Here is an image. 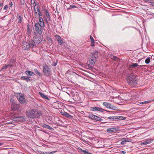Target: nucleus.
Returning <instances> with one entry per match:
<instances>
[{
    "label": "nucleus",
    "instance_id": "obj_18",
    "mask_svg": "<svg viewBox=\"0 0 154 154\" xmlns=\"http://www.w3.org/2000/svg\"><path fill=\"white\" fill-rule=\"evenodd\" d=\"M39 23L41 26L42 27H44L45 26V25L44 23V22L43 20V19L42 17H39Z\"/></svg>",
    "mask_w": 154,
    "mask_h": 154
},
{
    "label": "nucleus",
    "instance_id": "obj_56",
    "mask_svg": "<svg viewBox=\"0 0 154 154\" xmlns=\"http://www.w3.org/2000/svg\"><path fill=\"white\" fill-rule=\"evenodd\" d=\"M3 3H0V6H2L3 5Z\"/></svg>",
    "mask_w": 154,
    "mask_h": 154
},
{
    "label": "nucleus",
    "instance_id": "obj_48",
    "mask_svg": "<svg viewBox=\"0 0 154 154\" xmlns=\"http://www.w3.org/2000/svg\"><path fill=\"white\" fill-rule=\"evenodd\" d=\"M57 152V151H53L51 152H49V154H53L54 153H55Z\"/></svg>",
    "mask_w": 154,
    "mask_h": 154
},
{
    "label": "nucleus",
    "instance_id": "obj_50",
    "mask_svg": "<svg viewBox=\"0 0 154 154\" xmlns=\"http://www.w3.org/2000/svg\"><path fill=\"white\" fill-rule=\"evenodd\" d=\"M66 112H63V111H61V112H60V113H61V115H62L63 116H64V113H65Z\"/></svg>",
    "mask_w": 154,
    "mask_h": 154
},
{
    "label": "nucleus",
    "instance_id": "obj_43",
    "mask_svg": "<svg viewBox=\"0 0 154 154\" xmlns=\"http://www.w3.org/2000/svg\"><path fill=\"white\" fill-rule=\"evenodd\" d=\"M30 2L31 5L34 4L35 3V0H31Z\"/></svg>",
    "mask_w": 154,
    "mask_h": 154
},
{
    "label": "nucleus",
    "instance_id": "obj_9",
    "mask_svg": "<svg viewBox=\"0 0 154 154\" xmlns=\"http://www.w3.org/2000/svg\"><path fill=\"white\" fill-rule=\"evenodd\" d=\"M17 98L19 102L21 103H24L25 102V99L24 95L19 93L17 96Z\"/></svg>",
    "mask_w": 154,
    "mask_h": 154
},
{
    "label": "nucleus",
    "instance_id": "obj_2",
    "mask_svg": "<svg viewBox=\"0 0 154 154\" xmlns=\"http://www.w3.org/2000/svg\"><path fill=\"white\" fill-rule=\"evenodd\" d=\"M128 84L132 87L136 86L137 85V81L136 76L133 74H130L127 80Z\"/></svg>",
    "mask_w": 154,
    "mask_h": 154
},
{
    "label": "nucleus",
    "instance_id": "obj_45",
    "mask_svg": "<svg viewBox=\"0 0 154 154\" xmlns=\"http://www.w3.org/2000/svg\"><path fill=\"white\" fill-rule=\"evenodd\" d=\"M34 4L35 5V6H34V8H36L37 7L39 6L38 5V3L37 2H35V3Z\"/></svg>",
    "mask_w": 154,
    "mask_h": 154
},
{
    "label": "nucleus",
    "instance_id": "obj_49",
    "mask_svg": "<svg viewBox=\"0 0 154 154\" xmlns=\"http://www.w3.org/2000/svg\"><path fill=\"white\" fill-rule=\"evenodd\" d=\"M69 4V2H68L67 3H66V2H65L64 3V5L66 7H67L68 6V5Z\"/></svg>",
    "mask_w": 154,
    "mask_h": 154
},
{
    "label": "nucleus",
    "instance_id": "obj_52",
    "mask_svg": "<svg viewBox=\"0 0 154 154\" xmlns=\"http://www.w3.org/2000/svg\"><path fill=\"white\" fill-rule=\"evenodd\" d=\"M130 139H126V142H130Z\"/></svg>",
    "mask_w": 154,
    "mask_h": 154
},
{
    "label": "nucleus",
    "instance_id": "obj_12",
    "mask_svg": "<svg viewBox=\"0 0 154 154\" xmlns=\"http://www.w3.org/2000/svg\"><path fill=\"white\" fill-rule=\"evenodd\" d=\"M91 110L92 111H97L101 112H103L105 111L103 109L97 106L91 107Z\"/></svg>",
    "mask_w": 154,
    "mask_h": 154
},
{
    "label": "nucleus",
    "instance_id": "obj_15",
    "mask_svg": "<svg viewBox=\"0 0 154 154\" xmlns=\"http://www.w3.org/2000/svg\"><path fill=\"white\" fill-rule=\"evenodd\" d=\"M138 66H139V65L137 63H132L129 65L128 68L129 69H132L133 68H136Z\"/></svg>",
    "mask_w": 154,
    "mask_h": 154
},
{
    "label": "nucleus",
    "instance_id": "obj_35",
    "mask_svg": "<svg viewBox=\"0 0 154 154\" xmlns=\"http://www.w3.org/2000/svg\"><path fill=\"white\" fill-rule=\"evenodd\" d=\"M116 119H117L116 116H109L108 117V119H112L113 121H116Z\"/></svg>",
    "mask_w": 154,
    "mask_h": 154
},
{
    "label": "nucleus",
    "instance_id": "obj_13",
    "mask_svg": "<svg viewBox=\"0 0 154 154\" xmlns=\"http://www.w3.org/2000/svg\"><path fill=\"white\" fill-rule=\"evenodd\" d=\"M119 131V129L118 128H110L107 129V131L108 133H114L115 132Z\"/></svg>",
    "mask_w": 154,
    "mask_h": 154
},
{
    "label": "nucleus",
    "instance_id": "obj_17",
    "mask_svg": "<svg viewBox=\"0 0 154 154\" xmlns=\"http://www.w3.org/2000/svg\"><path fill=\"white\" fill-rule=\"evenodd\" d=\"M45 17L47 18L48 20H50L51 17L49 14V12L48 10L47 9H45Z\"/></svg>",
    "mask_w": 154,
    "mask_h": 154
},
{
    "label": "nucleus",
    "instance_id": "obj_53",
    "mask_svg": "<svg viewBox=\"0 0 154 154\" xmlns=\"http://www.w3.org/2000/svg\"><path fill=\"white\" fill-rule=\"evenodd\" d=\"M112 58L113 59H115L116 58H117V57H116L115 56H113V57H112Z\"/></svg>",
    "mask_w": 154,
    "mask_h": 154
},
{
    "label": "nucleus",
    "instance_id": "obj_11",
    "mask_svg": "<svg viewBox=\"0 0 154 154\" xmlns=\"http://www.w3.org/2000/svg\"><path fill=\"white\" fill-rule=\"evenodd\" d=\"M55 37L56 39L58 42V44L59 45H61L64 43L63 40V39H62L59 35H55Z\"/></svg>",
    "mask_w": 154,
    "mask_h": 154
},
{
    "label": "nucleus",
    "instance_id": "obj_36",
    "mask_svg": "<svg viewBox=\"0 0 154 154\" xmlns=\"http://www.w3.org/2000/svg\"><path fill=\"white\" fill-rule=\"evenodd\" d=\"M150 57H148L146 59L145 62L146 64H149L150 62Z\"/></svg>",
    "mask_w": 154,
    "mask_h": 154
},
{
    "label": "nucleus",
    "instance_id": "obj_39",
    "mask_svg": "<svg viewBox=\"0 0 154 154\" xmlns=\"http://www.w3.org/2000/svg\"><path fill=\"white\" fill-rule=\"evenodd\" d=\"M76 8V6L75 5H70V6L68 8H67L68 10L69 9H71L72 8Z\"/></svg>",
    "mask_w": 154,
    "mask_h": 154
},
{
    "label": "nucleus",
    "instance_id": "obj_5",
    "mask_svg": "<svg viewBox=\"0 0 154 154\" xmlns=\"http://www.w3.org/2000/svg\"><path fill=\"white\" fill-rule=\"evenodd\" d=\"M43 72L45 76H48L51 75V69L46 65L43 67Z\"/></svg>",
    "mask_w": 154,
    "mask_h": 154
},
{
    "label": "nucleus",
    "instance_id": "obj_21",
    "mask_svg": "<svg viewBox=\"0 0 154 154\" xmlns=\"http://www.w3.org/2000/svg\"><path fill=\"white\" fill-rule=\"evenodd\" d=\"M39 94L40 95L41 97L43 99L46 100H49V98L45 94L39 92Z\"/></svg>",
    "mask_w": 154,
    "mask_h": 154
},
{
    "label": "nucleus",
    "instance_id": "obj_4",
    "mask_svg": "<svg viewBox=\"0 0 154 154\" xmlns=\"http://www.w3.org/2000/svg\"><path fill=\"white\" fill-rule=\"evenodd\" d=\"M10 102L11 103V108L12 110L14 111L17 110L20 107V104H18L16 101L11 99L10 100Z\"/></svg>",
    "mask_w": 154,
    "mask_h": 154
},
{
    "label": "nucleus",
    "instance_id": "obj_42",
    "mask_svg": "<svg viewBox=\"0 0 154 154\" xmlns=\"http://www.w3.org/2000/svg\"><path fill=\"white\" fill-rule=\"evenodd\" d=\"M8 5H5L4 6L3 9H4V10H7L8 9Z\"/></svg>",
    "mask_w": 154,
    "mask_h": 154
},
{
    "label": "nucleus",
    "instance_id": "obj_8",
    "mask_svg": "<svg viewBox=\"0 0 154 154\" xmlns=\"http://www.w3.org/2000/svg\"><path fill=\"white\" fill-rule=\"evenodd\" d=\"M35 31L37 33L41 35L42 33V27L39 25V23H36L35 25Z\"/></svg>",
    "mask_w": 154,
    "mask_h": 154
},
{
    "label": "nucleus",
    "instance_id": "obj_38",
    "mask_svg": "<svg viewBox=\"0 0 154 154\" xmlns=\"http://www.w3.org/2000/svg\"><path fill=\"white\" fill-rule=\"evenodd\" d=\"M48 19L46 17H44V20H45V21L46 22V23L48 24V25L49 26V23H48Z\"/></svg>",
    "mask_w": 154,
    "mask_h": 154
},
{
    "label": "nucleus",
    "instance_id": "obj_33",
    "mask_svg": "<svg viewBox=\"0 0 154 154\" xmlns=\"http://www.w3.org/2000/svg\"><path fill=\"white\" fill-rule=\"evenodd\" d=\"M117 119H116V120H125V117L123 116H116Z\"/></svg>",
    "mask_w": 154,
    "mask_h": 154
},
{
    "label": "nucleus",
    "instance_id": "obj_22",
    "mask_svg": "<svg viewBox=\"0 0 154 154\" xmlns=\"http://www.w3.org/2000/svg\"><path fill=\"white\" fill-rule=\"evenodd\" d=\"M103 106H106L107 108H111L112 107V105L109 103L107 102H103Z\"/></svg>",
    "mask_w": 154,
    "mask_h": 154
},
{
    "label": "nucleus",
    "instance_id": "obj_24",
    "mask_svg": "<svg viewBox=\"0 0 154 154\" xmlns=\"http://www.w3.org/2000/svg\"><path fill=\"white\" fill-rule=\"evenodd\" d=\"M98 55V52L97 51H95L94 53V54H92V58H95V59L96 60V58L97 57V56Z\"/></svg>",
    "mask_w": 154,
    "mask_h": 154
},
{
    "label": "nucleus",
    "instance_id": "obj_32",
    "mask_svg": "<svg viewBox=\"0 0 154 154\" xmlns=\"http://www.w3.org/2000/svg\"><path fill=\"white\" fill-rule=\"evenodd\" d=\"M34 71L35 72V74H37L39 76H42L41 74L38 71V70L37 69H34Z\"/></svg>",
    "mask_w": 154,
    "mask_h": 154
},
{
    "label": "nucleus",
    "instance_id": "obj_58",
    "mask_svg": "<svg viewBox=\"0 0 154 154\" xmlns=\"http://www.w3.org/2000/svg\"><path fill=\"white\" fill-rule=\"evenodd\" d=\"M58 121H60V122L61 121V120H58Z\"/></svg>",
    "mask_w": 154,
    "mask_h": 154
},
{
    "label": "nucleus",
    "instance_id": "obj_47",
    "mask_svg": "<svg viewBox=\"0 0 154 154\" xmlns=\"http://www.w3.org/2000/svg\"><path fill=\"white\" fill-rule=\"evenodd\" d=\"M9 7H11L13 5V3L12 2H10L9 3Z\"/></svg>",
    "mask_w": 154,
    "mask_h": 154
},
{
    "label": "nucleus",
    "instance_id": "obj_7",
    "mask_svg": "<svg viewBox=\"0 0 154 154\" xmlns=\"http://www.w3.org/2000/svg\"><path fill=\"white\" fill-rule=\"evenodd\" d=\"M96 61V60L95 59V58H93L91 57L90 58L89 60V63L87 66L88 68V69L92 68L94 66Z\"/></svg>",
    "mask_w": 154,
    "mask_h": 154
},
{
    "label": "nucleus",
    "instance_id": "obj_41",
    "mask_svg": "<svg viewBox=\"0 0 154 154\" xmlns=\"http://www.w3.org/2000/svg\"><path fill=\"white\" fill-rule=\"evenodd\" d=\"M40 154H49V152H44L43 151H40L39 152Z\"/></svg>",
    "mask_w": 154,
    "mask_h": 154
},
{
    "label": "nucleus",
    "instance_id": "obj_59",
    "mask_svg": "<svg viewBox=\"0 0 154 154\" xmlns=\"http://www.w3.org/2000/svg\"><path fill=\"white\" fill-rule=\"evenodd\" d=\"M27 29L28 30H29V27H28V28Z\"/></svg>",
    "mask_w": 154,
    "mask_h": 154
},
{
    "label": "nucleus",
    "instance_id": "obj_40",
    "mask_svg": "<svg viewBox=\"0 0 154 154\" xmlns=\"http://www.w3.org/2000/svg\"><path fill=\"white\" fill-rule=\"evenodd\" d=\"M149 101H144V102H139V103L140 104H146V103H149Z\"/></svg>",
    "mask_w": 154,
    "mask_h": 154
},
{
    "label": "nucleus",
    "instance_id": "obj_29",
    "mask_svg": "<svg viewBox=\"0 0 154 154\" xmlns=\"http://www.w3.org/2000/svg\"><path fill=\"white\" fill-rule=\"evenodd\" d=\"M10 66V65L5 64L4 66L1 68V71H5V70L8 68V67Z\"/></svg>",
    "mask_w": 154,
    "mask_h": 154
},
{
    "label": "nucleus",
    "instance_id": "obj_57",
    "mask_svg": "<svg viewBox=\"0 0 154 154\" xmlns=\"http://www.w3.org/2000/svg\"><path fill=\"white\" fill-rule=\"evenodd\" d=\"M2 144H3V143H1L0 142V146H1V145H2Z\"/></svg>",
    "mask_w": 154,
    "mask_h": 154
},
{
    "label": "nucleus",
    "instance_id": "obj_27",
    "mask_svg": "<svg viewBox=\"0 0 154 154\" xmlns=\"http://www.w3.org/2000/svg\"><path fill=\"white\" fill-rule=\"evenodd\" d=\"M64 116L69 119H71L73 118V116H72L66 112L64 113Z\"/></svg>",
    "mask_w": 154,
    "mask_h": 154
},
{
    "label": "nucleus",
    "instance_id": "obj_34",
    "mask_svg": "<svg viewBox=\"0 0 154 154\" xmlns=\"http://www.w3.org/2000/svg\"><path fill=\"white\" fill-rule=\"evenodd\" d=\"M122 141L121 142V144L122 145H124L125 144L126 142V139L125 138H122Z\"/></svg>",
    "mask_w": 154,
    "mask_h": 154
},
{
    "label": "nucleus",
    "instance_id": "obj_10",
    "mask_svg": "<svg viewBox=\"0 0 154 154\" xmlns=\"http://www.w3.org/2000/svg\"><path fill=\"white\" fill-rule=\"evenodd\" d=\"M89 117L90 119H92L94 120L98 121L101 122L103 120V119L99 117L94 115H90Z\"/></svg>",
    "mask_w": 154,
    "mask_h": 154
},
{
    "label": "nucleus",
    "instance_id": "obj_14",
    "mask_svg": "<svg viewBox=\"0 0 154 154\" xmlns=\"http://www.w3.org/2000/svg\"><path fill=\"white\" fill-rule=\"evenodd\" d=\"M153 139H147L145 140L143 142L141 143V144L145 145L149 144L153 140Z\"/></svg>",
    "mask_w": 154,
    "mask_h": 154
},
{
    "label": "nucleus",
    "instance_id": "obj_31",
    "mask_svg": "<svg viewBox=\"0 0 154 154\" xmlns=\"http://www.w3.org/2000/svg\"><path fill=\"white\" fill-rule=\"evenodd\" d=\"M43 126L44 128L48 129L51 130H53V128H52L50 126H49L48 125H46V124H44Z\"/></svg>",
    "mask_w": 154,
    "mask_h": 154
},
{
    "label": "nucleus",
    "instance_id": "obj_54",
    "mask_svg": "<svg viewBox=\"0 0 154 154\" xmlns=\"http://www.w3.org/2000/svg\"><path fill=\"white\" fill-rule=\"evenodd\" d=\"M83 141L84 143H88V141H86V140H83Z\"/></svg>",
    "mask_w": 154,
    "mask_h": 154
},
{
    "label": "nucleus",
    "instance_id": "obj_19",
    "mask_svg": "<svg viewBox=\"0 0 154 154\" xmlns=\"http://www.w3.org/2000/svg\"><path fill=\"white\" fill-rule=\"evenodd\" d=\"M26 75L28 76H32L35 75L33 72L27 70L25 72Z\"/></svg>",
    "mask_w": 154,
    "mask_h": 154
},
{
    "label": "nucleus",
    "instance_id": "obj_16",
    "mask_svg": "<svg viewBox=\"0 0 154 154\" xmlns=\"http://www.w3.org/2000/svg\"><path fill=\"white\" fill-rule=\"evenodd\" d=\"M14 120L17 121L18 122H21L23 121L25 119L24 116H20L17 117H16L14 118Z\"/></svg>",
    "mask_w": 154,
    "mask_h": 154
},
{
    "label": "nucleus",
    "instance_id": "obj_28",
    "mask_svg": "<svg viewBox=\"0 0 154 154\" xmlns=\"http://www.w3.org/2000/svg\"><path fill=\"white\" fill-rule=\"evenodd\" d=\"M90 38L91 40V46L92 47H93L94 46L95 43L94 39L91 35H90Z\"/></svg>",
    "mask_w": 154,
    "mask_h": 154
},
{
    "label": "nucleus",
    "instance_id": "obj_44",
    "mask_svg": "<svg viewBox=\"0 0 154 154\" xmlns=\"http://www.w3.org/2000/svg\"><path fill=\"white\" fill-rule=\"evenodd\" d=\"M20 2L21 4L22 5H24L25 3L24 0H20Z\"/></svg>",
    "mask_w": 154,
    "mask_h": 154
},
{
    "label": "nucleus",
    "instance_id": "obj_1",
    "mask_svg": "<svg viewBox=\"0 0 154 154\" xmlns=\"http://www.w3.org/2000/svg\"><path fill=\"white\" fill-rule=\"evenodd\" d=\"M41 114L40 112L36 109H29L27 111L26 113L27 116L31 119L38 118Z\"/></svg>",
    "mask_w": 154,
    "mask_h": 154
},
{
    "label": "nucleus",
    "instance_id": "obj_37",
    "mask_svg": "<svg viewBox=\"0 0 154 154\" xmlns=\"http://www.w3.org/2000/svg\"><path fill=\"white\" fill-rule=\"evenodd\" d=\"M28 79V77L27 76H22L21 77V78L20 79L21 80H27V79Z\"/></svg>",
    "mask_w": 154,
    "mask_h": 154
},
{
    "label": "nucleus",
    "instance_id": "obj_26",
    "mask_svg": "<svg viewBox=\"0 0 154 154\" xmlns=\"http://www.w3.org/2000/svg\"><path fill=\"white\" fill-rule=\"evenodd\" d=\"M17 21L18 23H22V17L18 14H17Z\"/></svg>",
    "mask_w": 154,
    "mask_h": 154
},
{
    "label": "nucleus",
    "instance_id": "obj_20",
    "mask_svg": "<svg viewBox=\"0 0 154 154\" xmlns=\"http://www.w3.org/2000/svg\"><path fill=\"white\" fill-rule=\"evenodd\" d=\"M34 18H38V12L37 11L36 8H34Z\"/></svg>",
    "mask_w": 154,
    "mask_h": 154
},
{
    "label": "nucleus",
    "instance_id": "obj_60",
    "mask_svg": "<svg viewBox=\"0 0 154 154\" xmlns=\"http://www.w3.org/2000/svg\"><path fill=\"white\" fill-rule=\"evenodd\" d=\"M1 75H0V76Z\"/></svg>",
    "mask_w": 154,
    "mask_h": 154
},
{
    "label": "nucleus",
    "instance_id": "obj_46",
    "mask_svg": "<svg viewBox=\"0 0 154 154\" xmlns=\"http://www.w3.org/2000/svg\"><path fill=\"white\" fill-rule=\"evenodd\" d=\"M57 64V62H54L52 64V66H56Z\"/></svg>",
    "mask_w": 154,
    "mask_h": 154
},
{
    "label": "nucleus",
    "instance_id": "obj_30",
    "mask_svg": "<svg viewBox=\"0 0 154 154\" xmlns=\"http://www.w3.org/2000/svg\"><path fill=\"white\" fill-rule=\"evenodd\" d=\"M79 149L81 152L83 153L84 154H92L90 152H89L85 150H84L82 149L81 148Z\"/></svg>",
    "mask_w": 154,
    "mask_h": 154
},
{
    "label": "nucleus",
    "instance_id": "obj_55",
    "mask_svg": "<svg viewBox=\"0 0 154 154\" xmlns=\"http://www.w3.org/2000/svg\"><path fill=\"white\" fill-rule=\"evenodd\" d=\"M142 66H141V65H139V66H138V67H137V68H139L141 67Z\"/></svg>",
    "mask_w": 154,
    "mask_h": 154
},
{
    "label": "nucleus",
    "instance_id": "obj_23",
    "mask_svg": "<svg viewBox=\"0 0 154 154\" xmlns=\"http://www.w3.org/2000/svg\"><path fill=\"white\" fill-rule=\"evenodd\" d=\"M37 11L38 12V16L39 17H41L42 16V13L40 11V7L39 6H37L36 7Z\"/></svg>",
    "mask_w": 154,
    "mask_h": 154
},
{
    "label": "nucleus",
    "instance_id": "obj_6",
    "mask_svg": "<svg viewBox=\"0 0 154 154\" xmlns=\"http://www.w3.org/2000/svg\"><path fill=\"white\" fill-rule=\"evenodd\" d=\"M57 119H59L58 117L54 116H49L47 118L48 122L52 124H57L59 122L57 121Z\"/></svg>",
    "mask_w": 154,
    "mask_h": 154
},
{
    "label": "nucleus",
    "instance_id": "obj_3",
    "mask_svg": "<svg viewBox=\"0 0 154 154\" xmlns=\"http://www.w3.org/2000/svg\"><path fill=\"white\" fill-rule=\"evenodd\" d=\"M36 46L33 40L29 41L28 42H24L22 45V48L24 50H29L30 48H33Z\"/></svg>",
    "mask_w": 154,
    "mask_h": 154
},
{
    "label": "nucleus",
    "instance_id": "obj_25",
    "mask_svg": "<svg viewBox=\"0 0 154 154\" xmlns=\"http://www.w3.org/2000/svg\"><path fill=\"white\" fill-rule=\"evenodd\" d=\"M34 41L35 43V44L36 45V44H39L40 43V41L39 39V38L36 37L34 38Z\"/></svg>",
    "mask_w": 154,
    "mask_h": 154
},
{
    "label": "nucleus",
    "instance_id": "obj_51",
    "mask_svg": "<svg viewBox=\"0 0 154 154\" xmlns=\"http://www.w3.org/2000/svg\"><path fill=\"white\" fill-rule=\"evenodd\" d=\"M30 77H28V79H27V80H26V81H27V82H28L29 81H30L31 80L30 79Z\"/></svg>",
    "mask_w": 154,
    "mask_h": 154
}]
</instances>
